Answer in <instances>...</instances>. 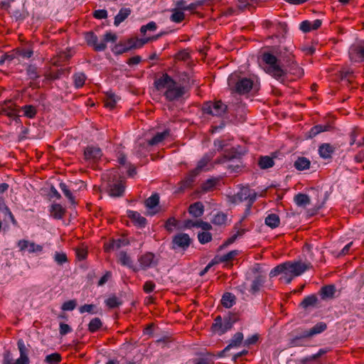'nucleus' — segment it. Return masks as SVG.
Here are the masks:
<instances>
[{
	"instance_id": "nucleus-1",
	"label": "nucleus",
	"mask_w": 364,
	"mask_h": 364,
	"mask_svg": "<svg viewBox=\"0 0 364 364\" xmlns=\"http://www.w3.org/2000/svg\"><path fill=\"white\" fill-rule=\"evenodd\" d=\"M311 267L310 262L301 260L284 262L272 269L269 276L274 277L282 274L280 280L289 284L294 277L300 276Z\"/></svg>"
},
{
	"instance_id": "nucleus-2",
	"label": "nucleus",
	"mask_w": 364,
	"mask_h": 364,
	"mask_svg": "<svg viewBox=\"0 0 364 364\" xmlns=\"http://www.w3.org/2000/svg\"><path fill=\"white\" fill-rule=\"evenodd\" d=\"M103 188L112 197H120L124 191V181L118 170L113 168L102 175Z\"/></svg>"
},
{
	"instance_id": "nucleus-3",
	"label": "nucleus",
	"mask_w": 364,
	"mask_h": 364,
	"mask_svg": "<svg viewBox=\"0 0 364 364\" xmlns=\"http://www.w3.org/2000/svg\"><path fill=\"white\" fill-rule=\"evenodd\" d=\"M155 84L157 90L164 92L166 99L171 101L181 97L184 93L183 88L166 74L159 78Z\"/></svg>"
},
{
	"instance_id": "nucleus-4",
	"label": "nucleus",
	"mask_w": 364,
	"mask_h": 364,
	"mask_svg": "<svg viewBox=\"0 0 364 364\" xmlns=\"http://www.w3.org/2000/svg\"><path fill=\"white\" fill-rule=\"evenodd\" d=\"M213 156L212 153L206 154L198 162L196 168L190 171L188 176L181 182V188L190 186L199 173L209 171L213 167V164L210 163Z\"/></svg>"
},
{
	"instance_id": "nucleus-5",
	"label": "nucleus",
	"mask_w": 364,
	"mask_h": 364,
	"mask_svg": "<svg viewBox=\"0 0 364 364\" xmlns=\"http://www.w3.org/2000/svg\"><path fill=\"white\" fill-rule=\"evenodd\" d=\"M262 60L267 65L266 72L277 80L283 82L287 72L279 65L278 59L271 53H265L262 55Z\"/></svg>"
},
{
	"instance_id": "nucleus-6",
	"label": "nucleus",
	"mask_w": 364,
	"mask_h": 364,
	"mask_svg": "<svg viewBox=\"0 0 364 364\" xmlns=\"http://www.w3.org/2000/svg\"><path fill=\"white\" fill-rule=\"evenodd\" d=\"M228 83L230 87H235L240 94L247 93L253 87V82L250 79L246 77L238 79L236 73L229 76Z\"/></svg>"
},
{
	"instance_id": "nucleus-7",
	"label": "nucleus",
	"mask_w": 364,
	"mask_h": 364,
	"mask_svg": "<svg viewBox=\"0 0 364 364\" xmlns=\"http://www.w3.org/2000/svg\"><path fill=\"white\" fill-rule=\"evenodd\" d=\"M256 193L247 187H243L240 191L231 198V202L235 204L242 201H247L246 210L249 211L251 205L256 199Z\"/></svg>"
},
{
	"instance_id": "nucleus-8",
	"label": "nucleus",
	"mask_w": 364,
	"mask_h": 364,
	"mask_svg": "<svg viewBox=\"0 0 364 364\" xmlns=\"http://www.w3.org/2000/svg\"><path fill=\"white\" fill-rule=\"evenodd\" d=\"M326 329V324L323 322L316 323L314 327L309 330H304L295 338L291 341V346H300V339L303 338H309L315 335L319 334Z\"/></svg>"
},
{
	"instance_id": "nucleus-9",
	"label": "nucleus",
	"mask_w": 364,
	"mask_h": 364,
	"mask_svg": "<svg viewBox=\"0 0 364 364\" xmlns=\"http://www.w3.org/2000/svg\"><path fill=\"white\" fill-rule=\"evenodd\" d=\"M234 321L230 317L222 318L220 316L216 317L212 326L213 331L218 335H222L230 329Z\"/></svg>"
},
{
	"instance_id": "nucleus-10",
	"label": "nucleus",
	"mask_w": 364,
	"mask_h": 364,
	"mask_svg": "<svg viewBox=\"0 0 364 364\" xmlns=\"http://www.w3.org/2000/svg\"><path fill=\"white\" fill-rule=\"evenodd\" d=\"M226 109L227 106L221 101L209 102L203 107L205 113L217 117L222 116L226 112Z\"/></svg>"
},
{
	"instance_id": "nucleus-11",
	"label": "nucleus",
	"mask_w": 364,
	"mask_h": 364,
	"mask_svg": "<svg viewBox=\"0 0 364 364\" xmlns=\"http://www.w3.org/2000/svg\"><path fill=\"white\" fill-rule=\"evenodd\" d=\"M349 57L353 62L364 61V41H358L350 47Z\"/></svg>"
},
{
	"instance_id": "nucleus-12",
	"label": "nucleus",
	"mask_w": 364,
	"mask_h": 364,
	"mask_svg": "<svg viewBox=\"0 0 364 364\" xmlns=\"http://www.w3.org/2000/svg\"><path fill=\"white\" fill-rule=\"evenodd\" d=\"M191 242V239L186 233H178L173 237L172 248L174 250L181 249L186 250Z\"/></svg>"
},
{
	"instance_id": "nucleus-13",
	"label": "nucleus",
	"mask_w": 364,
	"mask_h": 364,
	"mask_svg": "<svg viewBox=\"0 0 364 364\" xmlns=\"http://www.w3.org/2000/svg\"><path fill=\"white\" fill-rule=\"evenodd\" d=\"M0 114L11 118H15L18 116L16 105L11 100L4 101L0 104Z\"/></svg>"
},
{
	"instance_id": "nucleus-14",
	"label": "nucleus",
	"mask_w": 364,
	"mask_h": 364,
	"mask_svg": "<svg viewBox=\"0 0 364 364\" xmlns=\"http://www.w3.org/2000/svg\"><path fill=\"white\" fill-rule=\"evenodd\" d=\"M183 0H177L174 2V7L171 9L170 19L174 23H180L185 18V10L183 8Z\"/></svg>"
},
{
	"instance_id": "nucleus-15",
	"label": "nucleus",
	"mask_w": 364,
	"mask_h": 364,
	"mask_svg": "<svg viewBox=\"0 0 364 364\" xmlns=\"http://www.w3.org/2000/svg\"><path fill=\"white\" fill-rule=\"evenodd\" d=\"M156 28V23L154 22H149L146 26H143L140 28L141 33L144 36V37H142L141 38H138V48L139 46H142L146 43H148L149 41L154 39V38L150 34H146V32L149 31V33L154 32Z\"/></svg>"
},
{
	"instance_id": "nucleus-16",
	"label": "nucleus",
	"mask_w": 364,
	"mask_h": 364,
	"mask_svg": "<svg viewBox=\"0 0 364 364\" xmlns=\"http://www.w3.org/2000/svg\"><path fill=\"white\" fill-rule=\"evenodd\" d=\"M136 46V38H129L127 41H121L118 44H117L112 51L116 55H121L124 53L128 52L132 48H135Z\"/></svg>"
},
{
	"instance_id": "nucleus-17",
	"label": "nucleus",
	"mask_w": 364,
	"mask_h": 364,
	"mask_svg": "<svg viewBox=\"0 0 364 364\" xmlns=\"http://www.w3.org/2000/svg\"><path fill=\"white\" fill-rule=\"evenodd\" d=\"M263 25L264 28L269 29L273 34H282L287 29V25L284 23L278 21L277 20H267L264 22Z\"/></svg>"
},
{
	"instance_id": "nucleus-18",
	"label": "nucleus",
	"mask_w": 364,
	"mask_h": 364,
	"mask_svg": "<svg viewBox=\"0 0 364 364\" xmlns=\"http://www.w3.org/2000/svg\"><path fill=\"white\" fill-rule=\"evenodd\" d=\"M85 38L87 45L92 46L95 51H103L107 48L105 42H98L97 36L92 32L86 33Z\"/></svg>"
},
{
	"instance_id": "nucleus-19",
	"label": "nucleus",
	"mask_w": 364,
	"mask_h": 364,
	"mask_svg": "<svg viewBox=\"0 0 364 364\" xmlns=\"http://www.w3.org/2000/svg\"><path fill=\"white\" fill-rule=\"evenodd\" d=\"M159 197L157 194H154L145 200V206L149 215H154L160 210L159 206Z\"/></svg>"
},
{
	"instance_id": "nucleus-20",
	"label": "nucleus",
	"mask_w": 364,
	"mask_h": 364,
	"mask_svg": "<svg viewBox=\"0 0 364 364\" xmlns=\"http://www.w3.org/2000/svg\"><path fill=\"white\" fill-rule=\"evenodd\" d=\"M128 244L129 241L125 237H120L117 240L113 239L104 245V250L105 252H108L111 250H118Z\"/></svg>"
},
{
	"instance_id": "nucleus-21",
	"label": "nucleus",
	"mask_w": 364,
	"mask_h": 364,
	"mask_svg": "<svg viewBox=\"0 0 364 364\" xmlns=\"http://www.w3.org/2000/svg\"><path fill=\"white\" fill-rule=\"evenodd\" d=\"M72 57L70 50L61 51L52 59V64L55 66H61L67 63Z\"/></svg>"
},
{
	"instance_id": "nucleus-22",
	"label": "nucleus",
	"mask_w": 364,
	"mask_h": 364,
	"mask_svg": "<svg viewBox=\"0 0 364 364\" xmlns=\"http://www.w3.org/2000/svg\"><path fill=\"white\" fill-rule=\"evenodd\" d=\"M157 259L151 252H147L140 258V264L142 268L153 267L157 264Z\"/></svg>"
},
{
	"instance_id": "nucleus-23",
	"label": "nucleus",
	"mask_w": 364,
	"mask_h": 364,
	"mask_svg": "<svg viewBox=\"0 0 364 364\" xmlns=\"http://www.w3.org/2000/svg\"><path fill=\"white\" fill-rule=\"evenodd\" d=\"M85 158L86 160H97L102 156L101 149L95 146H87L84 151Z\"/></svg>"
},
{
	"instance_id": "nucleus-24",
	"label": "nucleus",
	"mask_w": 364,
	"mask_h": 364,
	"mask_svg": "<svg viewBox=\"0 0 364 364\" xmlns=\"http://www.w3.org/2000/svg\"><path fill=\"white\" fill-rule=\"evenodd\" d=\"M321 25V21L319 19L313 21H304L300 23L299 28L303 32H309L312 30H316Z\"/></svg>"
},
{
	"instance_id": "nucleus-25",
	"label": "nucleus",
	"mask_w": 364,
	"mask_h": 364,
	"mask_svg": "<svg viewBox=\"0 0 364 364\" xmlns=\"http://www.w3.org/2000/svg\"><path fill=\"white\" fill-rule=\"evenodd\" d=\"M50 215L57 220L62 219L65 214V209L58 203L53 204L50 209Z\"/></svg>"
},
{
	"instance_id": "nucleus-26",
	"label": "nucleus",
	"mask_w": 364,
	"mask_h": 364,
	"mask_svg": "<svg viewBox=\"0 0 364 364\" xmlns=\"http://www.w3.org/2000/svg\"><path fill=\"white\" fill-rule=\"evenodd\" d=\"M243 340V334L240 332L236 333L232 338L231 339L229 345L221 352L222 353H225L226 351L229 350L230 348H237L239 347Z\"/></svg>"
},
{
	"instance_id": "nucleus-27",
	"label": "nucleus",
	"mask_w": 364,
	"mask_h": 364,
	"mask_svg": "<svg viewBox=\"0 0 364 364\" xmlns=\"http://www.w3.org/2000/svg\"><path fill=\"white\" fill-rule=\"evenodd\" d=\"M169 134L168 130H165L163 132H159L149 141V144L151 146L159 145L166 139L169 136Z\"/></svg>"
},
{
	"instance_id": "nucleus-28",
	"label": "nucleus",
	"mask_w": 364,
	"mask_h": 364,
	"mask_svg": "<svg viewBox=\"0 0 364 364\" xmlns=\"http://www.w3.org/2000/svg\"><path fill=\"white\" fill-rule=\"evenodd\" d=\"M334 147L330 144H323L319 146L318 153L321 157L328 159L331 156Z\"/></svg>"
},
{
	"instance_id": "nucleus-29",
	"label": "nucleus",
	"mask_w": 364,
	"mask_h": 364,
	"mask_svg": "<svg viewBox=\"0 0 364 364\" xmlns=\"http://www.w3.org/2000/svg\"><path fill=\"white\" fill-rule=\"evenodd\" d=\"M264 277H262L261 275L257 276L252 282L250 291L252 294H255L260 289V288L262 286V284H264Z\"/></svg>"
},
{
	"instance_id": "nucleus-30",
	"label": "nucleus",
	"mask_w": 364,
	"mask_h": 364,
	"mask_svg": "<svg viewBox=\"0 0 364 364\" xmlns=\"http://www.w3.org/2000/svg\"><path fill=\"white\" fill-rule=\"evenodd\" d=\"M131 10L128 8H122L119 10L118 14L114 18V24L119 26L124 21L130 14Z\"/></svg>"
},
{
	"instance_id": "nucleus-31",
	"label": "nucleus",
	"mask_w": 364,
	"mask_h": 364,
	"mask_svg": "<svg viewBox=\"0 0 364 364\" xmlns=\"http://www.w3.org/2000/svg\"><path fill=\"white\" fill-rule=\"evenodd\" d=\"M87 77L83 73H76L73 76V83L75 88L79 89L85 85Z\"/></svg>"
},
{
	"instance_id": "nucleus-32",
	"label": "nucleus",
	"mask_w": 364,
	"mask_h": 364,
	"mask_svg": "<svg viewBox=\"0 0 364 364\" xmlns=\"http://www.w3.org/2000/svg\"><path fill=\"white\" fill-rule=\"evenodd\" d=\"M279 223V218L275 213L269 214L265 218V224L272 229L278 227Z\"/></svg>"
},
{
	"instance_id": "nucleus-33",
	"label": "nucleus",
	"mask_w": 364,
	"mask_h": 364,
	"mask_svg": "<svg viewBox=\"0 0 364 364\" xmlns=\"http://www.w3.org/2000/svg\"><path fill=\"white\" fill-rule=\"evenodd\" d=\"M204 207L200 202H196L189 207V213L194 217H199L203 215Z\"/></svg>"
},
{
	"instance_id": "nucleus-34",
	"label": "nucleus",
	"mask_w": 364,
	"mask_h": 364,
	"mask_svg": "<svg viewBox=\"0 0 364 364\" xmlns=\"http://www.w3.org/2000/svg\"><path fill=\"white\" fill-rule=\"evenodd\" d=\"M165 228L168 232H172L174 230H182L183 227L182 224L176 220L174 218H171L166 221L165 224Z\"/></svg>"
},
{
	"instance_id": "nucleus-35",
	"label": "nucleus",
	"mask_w": 364,
	"mask_h": 364,
	"mask_svg": "<svg viewBox=\"0 0 364 364\" xmlns=\"http://www.w3.org/2000/svg\"><path fill=\"white\" fill-rule=\"evenodd\" d=\"M294 202L298 206L306 207L310 203V198L306 194L299 193L294 196Z\"/></svg>"
},
{
	"instance_id": "nucleus-36",
	"label": "nucleus",
	"mask_w": 364,
	"mask_h": 364,
	"mask_svg": "<svg viewBox=\"0 0 364 364\" xmlns=\"http://www.w3.org/2000/svg\"><path fill=\"white\" fill-rule=\"evenodd\" d=\"M117 98L116 95L111 92H107L105 98V106L110 109L116 106Z\"/></svg>"
},
{
	"instance_id": "nucleus-37",
	"label": "nucleus",
	"mask_w": 364,
	"mask_h": 364,
	"mask_svg": "<svg viewBox=\"0 0 364 364\" xmlns=\"http://www.w3.org/2000/svg\"><path fill=\"white\" fill-rule=\"evenodd\" d=\"M118 261L124 266L132 267V261L130 257L125 252H120L117 256Z\"/></svg>"
},
{
	"instance_id": "nucleus-38",
	"label": "nucleus",
	"mask_w": 364,
	"mask_h": 364,
	"mask_svg": "<svg viewBox=\"0 0 364 364\" xmlns=\"http://www.w3.org/2000/svg\"><path fill=\"white\" fill-rule=\"evenodd\" d=\"M235 297L230 293H225L221 299L223 305L226 308H230L235 304Z\"/></svg>"
},
{
	"instance_id": "nucleus-39",
	"label": "nucleus",
	"mask_w": 364,
	"mask_h": 364,
	"mask_svg": "<svg viewBox=\"0 0 364 364\" xmlns=\"http://www.w3.org/2000/svg\"><path fill=\"white\" fill-rule=\"evenodd\" d=\"M310 161L304 157L299 158L294 163V166L299 171H303L309 168Z\"/></svg>"
},
{
	"instance_id": "nucleus-40",
	"label": "nucleus",
	"mask_w": 364,
	"mask_h": 364,
	"mask_svg": "<svg viewBox=\"0 0 364 364\" xmlns=\"http://www.w3.org/2000/svg\"><path fill=\"white\" fill-rule=\"evenodd\" d=\"M62 360V356L58 353H53L46 356L44 361L48 364H59Z\"/></svg>"
},
{
	"instance_id": "nucleus-41",
	"label": "nucleus",
	"mask_w": 364,
	"mask_h": 364,
	"mask_svg": "<svg viewBox=\"0 0 364 364\" xmlns=\"http://www.w3.org/2000/svg\"><path fill=\"white\" fill-rule=\"evenodd\" d=\"M102 326V323L99 318H92L88 324V330L91 333L97 331Z\"/></svg>"
},
{
	"instance_id": "nucleus-42",
	"label": "nucleus",
	"mask_w": 364,
	"mask_h": 364,
	"mask_svg": "<svg viewBox=\"0 0 364 364\" xmlns=\"http://www.w3.org/2000/svg\"><path fill=\"white\" fill-rule=\"evenodd\" d=\"M60 188L64 193L65 196L68 198V199L73 205L76 204L75 197L73 196V193H71V191H70V189L68 188V186L65 183H60Z\"/></svg>"
},
{
	"instance_id": "nucleus-43",
	"label": "nucleus",
	"mask_w": 364,
	"mask_h": 364,
	"mask_svg": "<svg viewBox=\"0 0 364 364\" xmlns=\"http://www.w3.org/2000/svg\"><path fill=\"white\" fill-rule=\"evenodd\" d=\"M53 259L58 265H63L68 262L67 255L63 252H55Z\"/></svg>"
},
{
	"instance_id": "nucleus-44",
	"label": "nucleus",
	"mask_w": 364,
	"mask_h": 364,
	"mask_svg": "<svg viewBox=\"0 0 364 364\" xmlns=\"http://www.w3.org/2000/svg\"><path fill=\"white\" fill-rule=\"evenodd\" d=\"M23 111L24 112V115L30 119H33L37 114L36 108L31 105H27L22 107Z\"/></svg>"
},
{
	"instance_id": "nucleus-45",
	"label": "nucleus",
	"mask_w": 364,
	"mask_h": 364,
	"mask_svg": "<svg viewBox=\"0 0 364 364\" xmlns=\"http://www.w3.org/2000/svg\"><path fill=\"white\" fill-rule=\"evenodd\" d=\"M289 72L295 75L296 77H300L304 75V70L296 63H291L289 65Z\"/></svg>"
},
{
	"instance_id": "nucleus-46",
	"label": "nucleus",
	"mask_w": 364,
	"mask_h": 364,
	"mask_svg": "<svg viewBox=\"0 0 364 364\" xmlns=\"http://www.w3.org/2000/svg\"><path fill=\"white\" fill-rule=\"evenodd\" d=\"M259 165L261 168H268L274 165V161L269 156H265L260 158L259 161Z\"/></svg>"
},
{
	"instance_id": "nucleus-47",
	"label": "nucleus",
	"mask_w": 364,
	"mask_h": 364,
	"mask_svg": "<svg viewBox=\"0 0 364 364\" xmlns=\"http://www.w3.org/2000/svg\"><path fill=\"white\" fill-rule=\"evenodd\" d=\"M0 210L5 215H8L9 218L11 219V223L14 225H16L17 223L14 215L12 214L11 211L9 208V207L4 203L0 202Z\"/></svg>"
},
{
	"instance_id": "nucleus-48",
	"label": "nucleus",
	"mask_w": 364,
	"mask_h": 364,
	"mask_svg": "<svg viewBox=\"0 0 364 364\" xmlns=\"http://www.w3.org/2000/svg\"><path fill=\"white\" fill-rule=\"evenodd\" d=\"M218 180L216 178H209L202 184L203 191L208 192L211 191L216 185Z\"/></svg>"
},
{
	"instance_id": "nucleus-49",
	"label": "nucleus",
	"mask_w": 364,
	"mask_h": 364,
	"mask_svg": "<svg viewBox=\"0 0 364 364\" xmlns=\"http://www.w3.org/2000/svg\"><path fill=\"white\" fill-rule=\"evenodd\" d=\"M65 70L59 69L56 71H50L46 74V78L50 80H55L59 79L61 75L64 73Z\"/></svg>"
},
{
	"instance_id": "nucleus-50",
	"label": "nucleus",
	"mask_w": 364,
	"mask_h": 364,
	"mask_svg": "<svg viewBox=\"0 0 364 364\" xmlns=\"http://www.w3.org/2000/svg\"><path fill=\"white\" fill-rule=\"evenodd\" d=\"M18 349L21 356H28L29 348L26 346L22 339H19L17 342Z\"/></svg>"
},
{
	"instance_id": "nucleus-51",
	"label": "nucleus",
	"mask_w": 364,
	"mask_h": 364,
	"mask_svg": "<svg viewBox=\"0 0 364 364\" xmlns=\"http://www.w3.org/2000/svg\"><path fill=\"white\" fill-rule=\"evenodd\" d=\"M317 301V297L315 295H310L306 296L301 302V306L304 308H307L311 306L316 304Z\"/></svg>"
},
{
	"instance_id": "nucleus-52",
	"label": "nucleus",
	"mask_w": 364,
	"mask_h": 364,
	"mask_svg": "<svg viewBox=\"0 0 364 364\" xmlns=\"http://www.w3.org/2000/svg\"><path fill=\"white\" fill-rule=\"evenodd\" d=\"M105 303H106L107 306L110 309H114V308L118 307L119 305L122 304V302L120 301V300L115 296L108 298L105 301Z\"/></svg>"
},
{
	"instance_id": "nucleus-53",
	"label": "nucleus",
	"mask_w": 364,
	"mask_h": 364,
	"mask_svg": "<svg viewBox=\"0 0 364 364\" xmlns=\"http://www.w3.org/2000/svg\"><path fill=\"white\" fill-rule=\"evenodd\" d=\"M239 252L237 250H232L229 252L227 254H225L218 257V261L220 262H228L233 259L237 255Z\"/></svg>"
},
{
	"instance_id": "nucleus-54",
	"label": "nucleus",
	"mask_w": 364,
	"mask_h": 364,
	"mask_svg": "<svg viewBox=\"0 0 364 364\" xmlns=\"http://www.w3.org/2000/svg\"><path fill=\"white\" fill-rule=\"evenodd\" d=\"M328 126L326 125H316L311 128L310 132H309V136L314 137L318 134L327 131L328 130Z\"/></svg>"
},
{
	"instance_id": "nucleus-55",
	"label": "nucleus",
	"mask_w": 364,
	"mask_h": 364,
	"mask_svg": "<svg viewBox=\"0 0 364 364\" xmlns=\"http://www.w3.org/2000/svg\"><path fill=\"white\" fill-rule=\"evenodd\" d=\"M238 225L235 226L236 232L234 233L230 237H229L227 240V244H231L235 241V240L238 237L242 236L245 232V230L241 228L237 227Z\"/></svg>"
},
{
	"instance_id": "nucleus-56",
	"label": "nucleus",
	"mask_w": 364,
	"mask_h": 364,
	"mask_svg": "<svg viewBox=\"0 0 364 364\" xmlns=\"http://www.w3.org/2000/svg\"><path fill=\"white\" fill-rule=\"evenodd\" d=\"M335 293V288L333 286H326L322 288L321 295L323 298H331Z\"/></svg>"
},
{
	"instance_id": "nucleus-57",
	"label": "nucleus",
	"mask_w": 364,
	"mask_h": 364,
	"mask_svg": "<svg viewBox=\"0 0 364 364\" xmlns=\"http://www.w3.org/2000/svg\"><path fill=\"white\" fill-rule=\"evenodd\" d=\"M198 238L200 243L205 244L211 240L212 236L211 234L208 232H203L198 233Z\"/></svg>"
},
{
	"instance_id": "nucleus-58",
	"label": "nucleus",
	"mask_w": 364,
	"mask_h": 364,
	"mask_svg": "<svg viewBox=\"0 0 364 364\" xmlns=\"http://www.w3.org/2000/svg\"><path fill=\"white\" fill-rule=\"evenodd\" d=\"M183 8L185 11H193L196 9H197L199 6L201 5L200 4L199 1L197 0L195 2H193L188 5H186V2L183 0Z\"/></svg>"
},
{
	"instance_id": "nucleus-59",
	"label": "nucleus",
	"mask_w": 364,
	"mask_h": 364,
	"mask_svg": "<svg viewBox=\"0 0 364 364\" xmlns=\"http://www.w3.org/2000/svg\"><path fill=\"white\" fill-rule=\"evenodd\" d=\"M96 306L94 304H84L81 306L79 309V311L81 314L87 312L90 314H95L96 313L95 311Z\"/></svg>"
},
{
	"instance_id": "nucleus-60",
	"label": "nucleus",
	"mask_w": 364,
	"mask_h": 364,
	"mask_svg": "<svg viewBox=\"0 0 364 364\" xmlns=\"http://www.w3.org/2000/svg\"><path fill=\"white\" fill-rule=\"evenodd\" d=\"M43 246L37 245L33 242H29L28 251L30 253L40 252L43 251Z\"/></svg>"
},
{
	"instance_id": "nucleus-61",
	"label": "nucleus",
	"mask_w": 364,
	"mask_h": 364,
	"mask_svg": "<svg viewBox=\"0 0 364 364\" xmlns=\"http://www.w3.org/2000/svg\"><path fill=\"white\" fill-rule=\"evenodd\" d=\"M76 306V301L75 300H69L65 301L62 305L61 309L63 311H73Z\"/></svg>"
},
{
	"instance_id": "nucleus-62",
	"label": "nucleus",
	"mask_w": 364,
	"mask_h": 364,
	"mask_svg": "<svg viewBox=\"0 0 364 364\" xmlns=\"http://www.w3.org/2000/svg\"><path fill=\"white\" fill-rule=\"evenodd\" d=\"M72 331V328L67 323H60L59 333L60 336H65Z\"/></svg>"
},
{
	"instance_id": "nucleus-63",
	"label": "nucleus",
	"mask_w": 364,
	"mask_h": 364,
	"mask_svg": "<svg viewBox=\"0 0 364 364\" xmlns=\"http://www.w3.org/2000/svg\"><path fill=\"white\" fill-rule=\"evenodd\" d=\"M226 219H227V217L225 214L218 213L214 216V218L213 219V222L218 225H222V224L225 223Z\"/></svg>"
},
{
	"instance_id": "nucleus-64",
	"label": "nucleus",
	"mask_w": 364,
	"mask_h": 364,
	"mask_svg": "<svg viewBox=\"0 0 364 364\" xmlns=\"http://www.w3.org/2000/svg\"><path fill=\"white\" fill-rule=\"evenodd\" d=\"M117 39V37L116 36L115 33H111V32H107L105 35H104V38H103V41L102 42H105V43L106 44L108 42H115Z\"/></svg>"
}]
</instances>
